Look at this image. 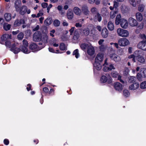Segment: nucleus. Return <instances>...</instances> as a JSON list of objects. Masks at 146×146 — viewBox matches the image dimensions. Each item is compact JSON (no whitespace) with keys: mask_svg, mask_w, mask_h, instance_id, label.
Segmentation results:
<instances>
[{"mask_svg":"<svg viewBox=\"0 0 146 146\" xmlns=\"http://www.w3.org/2000/svg\"><path fill=\"white\" fill-rule=\"evenodd\" d=\"M146 77V68H141L140 69L139 73L137 74V78L139 80H142V78Z\"/></svg>","mask_w":146,"mask_h":146,"instance_id":"2","label":"nucleus"},{"mask_svg":"<svg viewBox=\"0 0 146 146\" xmlns=\"http://www.w3.org/2000/svg\"><path fill=\"white\" fill-rule=\"evenodd\" d=\"M87 52L90 55H93L95 53V50L94 47L91 45H90L88 47L87 49Z\"/></svg>","mask_w":146,"mask_h":146,"instance_id":"10","label":"nucleus"},{"mask_svg":"<svg viewBox=\"0 0 146 146\" xmlns=\"http://www.w3.org/2000/svg\"><path fill=\"white\" fill-rule=\"evenodd\" d=\"M4 143L6 145H7L9 144V141L7 139H5L4 140Z\"/></svg>","mask_w":146,"mask_h":146,"instance_id":"59","label":"nucleus"},{"mask_svg":"<svg viewBox=\"0 0 146 146\" xmlns=\"http://www.w3.org/2000/svg\"><path fill=\"white\" fill-rule=\"evenodd\" d=\"M1 39L2 40L7 41L9 39H11V35L5 34L2 36Z\"/></svg>","mask_w":146,"mask_h":146,"instance_id":"16","label":"nucleus"},{"mask_svg":"<svg viewBox=\"0 0 146 146\" xmlns=\"http://www.w3.org/2000/svg\"><path fill=\"white\" fill-rule=\"evenodd\" d=\"M52 19L50 17H48L45 20L44 23L45 25L48 26L50 25L52 23Z\"/></svg>","mask_w":146,"mask_h":146,"instance_id":"29","label":"nucleus"},{"mask_svg":"<svg viewBox=\"0 0 146 146\" xmlns=\"http://www.w3.org/2000/svg\"><path fill=\"white\" fill-rule=\"evenodd\" d=\"M72 54L73 55H75L76 57V58H78L79 56V54L78 52V49H76L74 51Z\"/></svg>","mask_w":146,"mask_h":146,"instance_id":"41","label":"nucleus"},{"mask_svg":"<svg viewBox=\"0 0 146 146\" xmlns=\"http://www.w3.org/2000/svg\"><path fill=\"white\" fill-rule=\"evenodd\" d=\"M140 88L141 89H145L146 88V81L143 82L140 84Z\"/></svg>","mask_w":146,"mask_h":146,"instance_id":"40","label":"nucleus"},{"mask_svg":"<svg viewBox=\"0 0 146 146\" xmlns=\"http://www.w3.org/2000/svg\"><path fill=\"white\" fill-rule=\"evenodd\" d=\"M79 34L78 32L77 31H75L74 32V34L73 37V39L75 40H77L79 38Z\"/></svg>","mask_w":146,"mask_h":146,"instance_id":"30","label":"nucleus"},{"mask_svg":"<svg viewBox=\"0 0 146 146\" xmlns=\"http://www.w3.org/2000/svg\"><path fill=\"white\" fill-rule=\"evenodd\" d=\"M41 37V33L38 31L36 32L33 35V40L36 42H38L40 40Z\"/></svg>","mask_w":146,"mask_h":146,"instance_id":"4","label":"nucleus"},{"mask_svg":"<svg viewBox=\"0 0 146 146\" xmlns=\"http://www.w3.org/2000/svg\"><path fill=\"white\" fill-rule=\"evenodd\" d=\"M60 24V21L57 19L54 20L53 22V24L55 27L59 26Z\"/></svg>","mask_w":146,"mask_h":146,"instance_id":"43","label":"nucleus"},{"mask_svg":"<svg viewBox=\"0 0 146 146\" xmlns=\"http://www.w3.org/2000/svg\"><path fill=\"white\" fill-rule=\"evenodd\" d=\"M21 3L20 0H17L15 1V7L16 11H18L20 10L19 9L21 7Z\"/></svg>","mask_w":146,"mask_h":146,"instance_id":"14","label":"nucleus"},{"mask_svg":"<svg viewBox=\"0 0 146 146\" xmlns=\"http://www.w3.org/2000/svg\"><path fill=\"white\" fill-rule=\"evenodd\" d=\"M117 33L118 36L123 37H127L129 35V33L127 30L121 28L117 29Z\"/></svg>","mask_w":146,"mask_h":146,"instance_id":"1","label":"nucleus"},{"mask_svg":"<svg viewBox=\"0 0 146 146\" xmlns=\"http://www.w3.org/2000/svg\"><path fill=\"white\" fill-rule=\"evenodd\" d=\"M100 80L101 83H105L107 82V78L106 76L103 75L101 78Z\"/></svg>","mask_w":146,"mask_h":146,"instance_id":"38","label":"nucleus"},{"mask_svg":"<svg viewBox=\"0 0 146 146\" xmlns=\"http://www.w3.org/2000/svg\"><path fill=\"white\" fill-rule=\"evenodd\" d=\"M24 34L22 32L19 33L17 36L18 39L19 40H21L23 38Z\"/></svg>","mask_w":146,"mask_h":146,"instance_id":"47","label":"nucleus"},{"mask_svg":"<svg viewBox=\"0 0 146 146\" xmlns=\"http://www.w3.org/2000/svg\"><path fill=\"white\" fill-rule=\"evenodd\" d=\"M91 11L94 15L97 13H98L97 9L95 7L92 8L91 9Z\"/></svg>","mask_w":146,"mask_h":146,"instance_id":"45","label":"nucleus"},{"mask_svg":"<svg viewBox=\"0 0 146 146\" xmlns=\"http://www.w3.org/2000/svg\"><path fill=\"white\" fill-rule=\"evenodd\" d=\"M74 13L77 15L80 16L81 14V10L77 7H75L73 9Z\"/></svg>","mask_w":146,"mask_h":146,"instance_id":"22","label":"nucleus"},{"mask_svg":"<svg viewBox=\"0 0 146 146\" xmlns=\"http://www.w3.org/2000/svg\"><path fill=\"white\" fill-rule=\"evenodd\" d=\"M108 34V32L107 29L106 28H104L102 30L101 35L104 38L107 37Z\"/></svg>","mask_w":146,"mask_h":146,"instance_id":"17","label":"nucleus"},{"mask_svg":"<svg viewBox=\"0 0 146 146\" xmlns=\"http://www.w3.org/2000/svg\"><path fill=\"white\" fill-rule=\"evenodd\" d=\"M75 27H72L69 30L70 33V35H72L75 29Z\"/></svg>","mask_w":146,"mask_h":146,"instance_id":"57","label":"nucleus"},{"mask_svg":"<svg viewBox=\"0 0 146 146\" xmlns=\"http://www.w3.org/2000/svg\"><path fill=\"white\" fill-rule=\"evenodd\" d=\"M107 58H106L104 61V63L103 64V65L104 66V67L103 69V70L104 71H110L109 70V69L108 67L106 66V65H108V63L107 62Z\"/></svg>","mask_w":146,"mask_h":146,"instance_id":"31","label":"nucleus"},{"mask_svg":"<svg viewBox=\"0 0 146 146\" xmlns=\"http://www.w3.org/2000/svg\"><path fill=\"white\" fill-rule=\"evenodd\" d=\"M137 47L143 50H146V42L144 41L139 42L137 45Z\"/></svg>","mask_w":146,"mask_h":146,"instance_id":"9","label":"nucleus"},{"mask_svg":"<svg viewBox=\"0 0 146 146\" xmlns=\"http://www.w3.org/2000/svg\"><path fill=\"white\" fill-rule=\"evenodd\" d=\"M94 16L93 20L94 21H98L100 22L101 21L102 18L100 13H97L94 15Z\"/></svg>","mask_w":146,"mask_h":146,"instance_id":"12","label":"nucleus"},{"mask_svg":"<svg viewBox=\"0 0 146 146\" xmlns=\"http://www.w3.org/2000/svg\"><path fill=\"white\" fill-rule=\"evenodd\" d=\"M128 82L130 83H133L135 82V77L133 76H130L128 78Z\"/></svg>","mask_w":146,"mask_h":146,"instance_id":"46","label":"nucleus"},{"mask_svg":"<svg viewBox=\"0 0 146 146\" xmlns=\"http://www.w3.org/2000/svg\"><path fill=\"white\" fill-rule=\"evenodd\" d=\"M4 16L5 20L7 21H10L11 19V14L9 13H5Z\"/></svg>","mask_w":146,"mask_h":146,"instance_id":"28","label":"nucleus"},{"mask_svg":"<svg viewBox=\"0 0 146 146\" xmlns=\"http://www.w3.org/2000/svg\"><path fill=\"white\" fill-rule=\"evenodd\" d=\"M121 27L123 29H126L128 26L127 21L124 19H122L120 23Z\"/></svg>","mask_w":146,"mask_h":146,"instance_id":"5","label":"nucleus"},{"mask_svg":"<svg viewBox=\"0 0 146 146\" xmlns=\"http://www.w3.org/2000/svg\"><path fill=\"white\" fill-rule=\"evenodd\" d=\"M39 29V25H37L36 27L33 28V31H36L38 30Z\"/></svg>","mask_w":146,"mask_h":146,"instance_id":"60","label":"nucleus"},{"mask_svg":"<svg viewBox=\"0 0 146 146\" xmlns=\"http://www.w3.org/2000/svg\"><path fill=\"white\" fill-rule=\"evenodd\" d=\"M27 46H21L20 47L21 50L23 52L25 53H28L29 52V51L27 48Z\"/></svg>","mask_w":146,"mask_h":146,"instance_id":"33","label":"nucleus"},{"mask_svg":"<svg viewBox=\"0 0 146 146\" xmlns=\"http://www.w3.org/2000/svg\"><path fill=\"white\" fill-rule=\"evenodd\" d=\"M145 7V5L143 4H140L138 6V10L139 11L142 12L144 11Z\"/></svg>","mask_w":146,"mask_h":146,"instance_id":"35","label":"nucleus"},{"mask_svg":"<svg viewBox=\"0 0 146 146\" xmlns=\"http://www.w3.org/2000/svg\"><path fill=\"white\" fill-rule=\"evenodd\" d=\"M117 13V12L116 11L111 12L110 13V17L112 19L114 18L115 17V14Z\"/></svg>","mask_w":146,"mask_h":146,"instance_id":"50","label":"nucleus"},{"mask_svg":"<svg viewBox=\"0 0 146 146\" xmlns=\"http://www.w3.org/2000/svg\"><path fill=\"white\" fill-rule=\"evenodd\" d=\"M106 48V47L104 45H102L100 46V49L102 51L104 50V49H105Z\"/></svg>","mask_w":146,"mask_h":146,"instance_id":"62","label":"nucleus"},{"mask_svg":"<svg viewBox=\"0 0 146 146\" xmlns=\"http://www.w3.org/2000/svg\"><path fill=\"white\" fill-rule=\"evenodd\" d=\"M42 6L43 8H46L48 6V4L46 3H42Z\"/></svg>","mask_w":146,"mask_h":146,"instance_id":"61","label":"nucleus"},{"mask_svg":"<svg viewBox=\"0 0 146 146\" xmlns=\"http://www.w3.org/2000/svg\"><path fill=\"white\" fill-rule=\"evenodd\" d=\"M15 44H17V43H11L10 41L8 40L6 41L5 42V45L8 47H10L11 46L12 47L13 44L14 45Z\"/></svg>","mask_w":146,"mask_h":146,"instance_id":"42","label":"nucleus"},{"mask_svg":"<svg viewBox=\"0 0 146 146\" xmlns=\"http://www.w3.org/2000/svg\"><path fill=\"white\" fill-rule=\"evenodd\" d=\"M16 45V44H13L11 48V50L15 54H17L19 52L20 50H21L20 48H15V46Z\"/></svg>","mask_w":146,"mask_h":146,"instance_id":"24","label":"nucleus"},{"mask_svg":"<svg viewBox=\"0 0 146 146\" xmlns=\"http://www.w3.org/2000/svg\"><path fill=\"white\" fill-rule=\"evenodd\" d=\"M113 86L116 90L121 91L123 89V86L119 82H116L113 84Z\"/></svg>","mask_w":146,"mask_h":146,"instance_id":"8","label":"nucleus"},{"mask_svg":"<svg viewBox=\"0 0 146 146\" xmlns=\"http://www.w3.org/2000/svg\"><path fill=\"white\" fill-rule=\"evenodd\" d=\"M51 43L53 44L54 43H56V40L54 38H53L51 40Z\"/></svg>","mask_w":146,"mask_h":146,"instance_id":"63","label":"nucleus"},{"mask_svg":"<svg viewBox=\"0 0 146 146\" xmlns=\"http://www.w3.org/2000/svg\"><path fill=\"white\" fill-rule=\"evenodd\" d=\"M27 9V7L25 5L22 6L19 9V10L17 12H19V13L22 15H23L26 12Z\"/></svg>","mask_w":146,"mask_h":146,"instance_id":"15","label":"nucleus"},{"mask_svg":"<svg viewBox=\"0 0 146 146\" xmlns=\"http://www.w3.org/2000/svg\"><path fill=\"white\" fill-rule=\"evenodd\" d=\"M73 13L72 10L68 9L67 13V16L68 19H72L73 17Z\"/></svg>","mask_w":146,"mask_h":146,"instance_id":"20","label":"nucleus"},{"mask_svg":"<svg viewBox=\"0 0 146 146\" xmlns=\"http://www.w3.org/2000/svg\"><path fill=\"white\" fill-rule=\"evenodd\" d=\"M128 21L129 25L132 27L136 26L138 24L137 20L132 17L129 18Z\"/></svg>","mask_w":146,"mask_h":146,"instance_id":"7","label":"nucleus"},{"mask_svg":"<svg viewBox=\"0 0 146 146\" xmlns=\"http://www.w3.org/2000/svg\"><path fill=\"white\" fill-rule=\"evenodd\" d=\"M123 94L124 96L127 97L129 96V93L128 90H125L123 91Z\"/></svg>","mask_w":146,"mask_h":146,"instance_id":"44","label":"nucleus"},{"mask_svg":"<svg viewBox=\"0 0 146 146\" xmlns=\"http://www.w3.org/2000/svg\"><path fill=\"white\" fill-rule=\"evenodd\" d=\"M137 60L138 62L141 63H144L145 62L144 58L142 56H138Z\"/></svg>","mask_w":146,"mask_h":146,"instance_id":"36","label":"nucleus"},{"mask_svg":"<svg viewBox=\"0 0 146 146\" xmlns=\"http://www.w3.org/2000/svg\"><path fill=\"white\" fill-rule=\"evenodd\" d=\"M90 45H89L88 44L82 43L80 44V47L82 50H84L86 48H87V49L88 47Z\"/></svg>","mask_w":146,"mask_h":146,"instance_id":"37","label":"nucleus"},{"mask_svg":"<svg viewBox=\"0 0 146 146\" xmlns=\"http://www.w3.org/2000/svg\"><path fill=\"white\" fill-rule=\"evenodd\" d=\"M46 44H44L43 42H39L38 43V45L39 46H40L39 47L40 48V49H39V50L41 49L44 48Z\"/></svg>","mask_w":146,"mask_h":146,"instance_id":"53","label":"nucleus"},{"mask_svg":"<svg viewBox=\"0 0 146 146\" xmlns=\"http://www.w3.org/2000/svg\"><path fill=\"white\" fill-rule=\"evenodd\" d=\"M23 46H28V43L27 42V41L25 39L23 40Z\"/></svg>","mask_w":146,"mask_h":146,"instance_id":"56","label":"nucleus"},{"mask_svg":"<svg viewBox=\"0 0 146 146\" xmlns=\"http://www.w3.org/2000/svg\"><path fill=\"white\" fill-rule=\"evenodd\" d=\"M100 63V62L95 61V62L94 64V67L98 70H100L102 68V66Z\"/></svg>","mask_w":146,"mask_h":146,"instance_id":"23","label":"nucleus"},{"mask_svg":"<svg viewBox=\"0 0 146 146\" xmlns=\"http://www.w3.org/2000/svg\"><path fill=\"white\" fill-rule=\"evenodd\" d=\"M139 86V84L138 83H135L131 84L129 86V89L131 90H135L138 88Z\"/></svg>","mask_w":146,"mask_h":146,"instance_id":"19","label":"nucleus"},{"mask_svg":"<svg viewBox=\"0 0 146 146\" xmlns=\"http://www.w3.org/2000/svg\"><path fill=\"white\" fill-rule=\"evenodd\" d=\"M121 16L120 15L118 14L117 15L115 20V23L116 25H118L120 23L121 20Z\"/></svg>","mask_w":146,"mask_h":146,"instance_id":"32","label":"nucleus"},{"mask_svg":"<svg viewBox=\"0 0 146 146\" xmlns=\"http://www.w3.org/2000/svg\"><path fill=\"white\" fill-rule=\"evenodd\" d=\"M60 49L61 50H64L66 49L65 44L64 43H61L60 45Z\"/></svg>","mask_w":146,"mask_h":146,"instance_id":"49","label":"nucleus"},{"mask_svg":"<svg viewBox=\"0 0 146 146\" xmlns=\"http://www.w3.org/2000/svg\"><path fill=\"white\" fill-rule=\"evenodd\" d=\"M48 36L46 34L42 35L40 38V40L44 44H46L48 42Z\"/></svg>","mask_w":146,"mask_h":146,"instance_id":"13","label":"nucleus"},{"mask_svg":"<svg viewBox=\"0 0 146 146\" xmlns=\"http://www.w3.org/2000/svg\"><path fill=\"white\" fill-rule=\"evenodd\" d=\"M104 55L101 53H98L95 59V61L101 62L103 60Z\"/></svg>","mask_w":146,"mask_h":146,"instance_id":"11","label":"nucleus"},{"mask_svg":"<svg viewBox=\"0 0 146 146\" xmlns=\"http://www.w3.org/2000/svg\"><path fill=\"white\" fill-rule=\"evenodd\" d=\"M24 23V21L23 19H21L20 20H16L14 24V25L15 27L17 26H19L21 24Z\"/></svg>","mask_w":146,"mask_h":146,"instance_id":"26","label":"nucleus"},{"mask_svg":"<svg viewBox=\"0 0 146 146\" xmlns=\"http://www.w3.org/2000/svg\"><path fill=\"white\" fill-rule=\"evenodd\" d=\"M138 52V51H135V52L134 53V54L129 56H128V58L129 59L133 58L134 57H137V56L136 55V53Z\"/></svg>","mask_w":146,"mask_h":146,"instance_id":"52","label":"nucleus"},{"mask_svg":"<svg viewBox=\"0 0 146 146\" xmlns=\"http://www.w3.org/2000/svg\"><path fill=\"white\" fill-rule=\"evenodd\" d=\"M82 32L83 35L86 36H87L89 34L90 30L88 28H86L83 29Z\"/></svg>","mask_w":146,"mask_h":146,"instance_id":"34","label":"nucleus"},{"mask_svg":"<svg viewBox=\"0 0 146 146\" xmlns=\"http://www.w3.org/2000/svg\"><path fill=\"white\" fill-rule=\"evenodd\" d=\"M111 75L112 77L116 78L118 77V76H120L119 75L117 72L115 71H113L111 73Z\"/></svg>","mask_w":146,"mask_h":146,"instance_id":"48","label":"nucleus"},{"mask_svg":"<svg viewBox=\"0 0 146 146\" xmlns=\"http://www.w3.org/2000/svg\"><path fill=\"white\" fill-rule=\"evenodd\" d=\"M32 50L33 52L37 51L39 50L37 47V45L35 43L31 44L29 47Z\"/></svg>","mask_w":146,"mask_h":146,"instance_id":"18","label":"nucleus"},{"mask_svg":"<svg viewBox=\"0 0 146 146\" xmlns=\"http://www.w3.org/2000/svg\"><path fill=\"white\" fill-rule=\"evenodd\" d=\"M129 2L133 7H136V3L135 0H129Z\"/></svg>","mask_w":146,"mask_h":146,"instance_id":"51","label":"nucleus"},{"mask_svg":"<svg viewBox=\"0 0 146 146\" xmlns=\"http://www.w3.org/2000/svg\"><path fill=\"white\" fill-rule=\"evenodd\" d=\"M11 27V25L8 24H5L3 25V28L5 31L9 30Z\"/></svg>","mask_w":146,"mask_h":146,"instance_id":"39","label":"nucleus"},{"mask_svg":"<svg viewBox=\"0 0 146 146\" xmlns=\"http://www.w3.org/2000/svg\"><path fill=\"white\" fill-rule=\"evenodd\" d=\"M109 70L110 71L112 69H115V68L114 67L113 65L111 64H110L109 66H108Z\"/></svg>","mask_w":146,"mask_h":146,"instance_id":"58","label":"nucleus"},{"mask_svg":"<svg viewBox=\"0 0 146 146\" xmlns=\"http://www.w3.org/2000/svg\"><path fill=\"white\" fill-rule=\"evenodd\" d=\"M43 15V13L42 11L40 10L39 11L36 15V17H39L42 16Z\"/></svg>","mask_w":146,"mask_h":146,"instance_id":"55","label":"nucleus"},{"mask_svg":"<svg viewBox=\"0 0 146 146\" xmlns=\"http://www.w3.org/2000/svg\"><path fill=\"white\" fill-rule=\"evenodd\" d=\"M141 38H143L145 41H146V36L144 34H142L141 36Z\"/></svg>","mask_w":146,"mask_h":146,"instance_id":"64","label":"nucleus"},{"mask_svg":"<svg viewBox=\"0 0 146 146\" xmlns=\"http://www.w3.org/2000/svg\"><path fill=\"white\" fill-rule=\"evenodd\" d=\"M82 10L83 13L86 15L89 14L90 11L88 9V7L86 6H83L82 7Z\"/></svg>","mask_w":146,"mask_h":146,"instance_id":"21","label":"nucleus"},{"mask_svg":"<svg viewBox=\"0 0 146 146\" xmlns=\"http://www.w3.org/2000/svg\"><path fill=\"white\" fill-rule=\"evenodd\" d=\"M119 45L121 46H125L127 45L129 43V40L126 38H121L118 41Z\"/></svg>","mask_w":146,"mask_h":146,"instance_id":"3","label":"nucleus"},{"mask_svg":"<svg viewBox=\"0 0 146 146\" xmlns=\"http://www.w3.org/2000/svg\"><path fill=\"white\" fill-rule=\"evenodd\" d=\"M136 17L137 20L139 21H141L143 19V17L142 14L139 12L136 13Z\"/></svg>","mask_w":146,"mask_h":146,"instance_id":"25","label":"nucleus"},{"mask_svg":"<svg viewBox=\"0 0 146 146\" xmlns=\"http://www.w3.org/2000/svg\"><path fill=\"white\" fill-rule=\"evenodd\" d=\"M110 57L111 60L116 62H119L121 60L120 57L115 54H111Z\"/></svg>","mask_w":146,"mask_h":146,"instance_id":"6","label":"nucleus"},{"mask_svg":"<svg viewBox=\"0 0 146 146\" xmlns=\"http://www.w3.org/2000/svg\"><path fill=\"white\" fill-rule=\"evenodd\" d=\"M107 27L108 29L111 31H113L114 29L113 23L111 21H109L107 25Z\"/></svg>","mask_w":146,"mask_h":146,"instance_id":"27","label":"nucleus"},{"mask_svg":"<svg viewBox=\"0 0 146 146\" xmlns=\"http://www.w3.org/2000/svg\"><path fill=\"white\" fill-rule=\"evenodd\" d=\"M110 44L111 45H113L117 49L119 48V46L118 45L119 44H118V43L111 42L110 43Z\"/></svg>","mask_w":146,"mask_h":146,"instance_id":"54","label":"nucleus"}]
</instances>
